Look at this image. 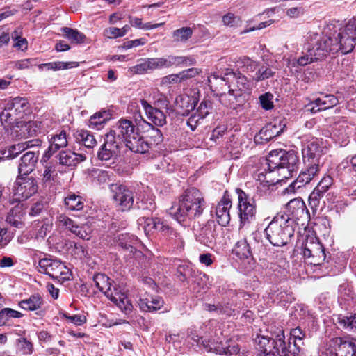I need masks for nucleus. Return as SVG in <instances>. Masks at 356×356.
Returning a JSON list of instances; mask_svg holds the SVG:
<instances>
[{
	"mask_svg": "<svg viewBox=\"0 0 356 356\" xmlns=\"http://www.w3.org/2000/svg\"><path fill=\"white\" fill-rule=\"evenodd\" d=\"M325 152L326 147L322 139L314 138L307 141L302 149L305 168L297 179L288 186V192H295L296 189L310 183L319 175L323 165L321 157Z\"/></svg>",
	"mask_w": 356,
	"mask_h": 356,
	"instance_id": "obj_1",
	"label": "nucleus"
},
{
	"mask_svg": "<svg viewBox=\"0 0 356 356\" xmlns=\"http://www.w3.org/2000/svg\"><path fill=\"white\" fill-rule=\"evenodd\" d=\"M206 207L202 193L196 188L187 189L181 196L177 208L172 207L170 213L184 226L189 225L188 221L199 218Z\"/></svg>",
	"mask_w": 356,
	"mask_h": 356,
	"instance_id": "obj_2",
	"label": "nucleus"
},
{
	"mask_svg": "<svg viewBox=\"0 0 356 356\" xmlns=\"http://www.w3.org/2000/svg\"><path fill=\"white\" fill-rule=\"evenodd\" d=\"M266 162L270 170H276L279 177L286 179L297 172L299 158L293 150L275 149L268 154Z\"/></svg>",
	"mask_w": 356,
	"mask_h": 356,
	"instance_id": "obj_3",
	"label": "nucleus"
},
{
	"mask_svg": "<svg viewBox=\"0 0 356 356\" xmlns=\"http://www.w3.org/2000/svg\"><path fill=\"white\" fill-rule=\"evenodd\" d=\"M94 282L99 290L103 292L122 312L126 314L132 312L134 307L127 294L108 277L104 274H97L94 277Z\"/></svg>",
	"mask_w": 356,
	"mask_h": 356,
	"instance_id": "obj_4",
	"label": "nucleus"
},
{
	"mask_svg": "<svg viewBox=\"0 0 356 356\" xmlns=\"http://www.w3.org/2000/svg\"><path fill=\"white\" fill-rule=\"evenodd\" d=\"M266 238L274 246L287 245L294 236V229L289 222V217L277 214L264 230Z\"/></svg>",
	"mask_w": 356,
	"mask_h": 356,
	"instance_id": "obj_5",
	"label": "nucleus"
},
{
	"mask_svg": "<svg viewBox=\"0 0 356 356\" xmlns=\"http://www.w3.org/2000/svg\"><path fill=\"white\" fill-rule=\"evenodd\" d=\"M284 338L282 329H279L277 333L272 334L270 337H258L256 339L257 349L263 356H289Z\"/></svg>",
	"mask_w": 356,
	"mask_h": 356,
	"instance_id": "obj_6",
	"label": "nucleus"
},
{
	"mask_svg": "<svg viewBox=\"0 0 356 356\" xmlns=\"http://www.w3.org/2000/svg\"><path fill=\"white\" fill-rule=\"evenodd\" d=\"M284 338L282 329H279L277 333L272 334L270 337H258L256 339L257 349L263 356H289Z\"/></svg>",
	"mask_w": 356,
	"mask_h": 356,
	"instance_id": "obj_7",
	"label": "nucleus"
},
{
	"mask_svg": "<svg viewBox=\"0 0 356 356\" xmlns=\"http://www.w3.org/2000/svg\"><path fill=\"white\" fill-rule=\"evenodd\" d=\"M307 41L312 46L313 54L317 56L320 60L327 56L330 53H337L339 46L335 44L334 38L327 33L309 32L307 36Z\"/></svg>",
	"mask_w": 356,
	"mask_h": 356,
	"instance_id": "obj_8",
	"label": "nucleus"
},
{
	"mask_svg": "<svg viewBox=\"0 0 356 356\" xmlns=\"http://www.w3.org/2000/svg\"><path fill=\"white\" fill-rule=\"evenodd\" d=\"M40 273H45L60 283L72 279L69 268L61 261L51 258H43L39 261Z\"/></svg>",
	"mask_w": 356,
	"mask_h": 356,
	"instance_id": "obj_9",
	"label": "nucleus"
},
{
	"mask_svg": "<svg viewBox=\"0 0 356 356\" xmlns=\"http://www.w3.org/2000/svg\"><path fill=\"white\" fill-rule=\"evenodd\" d=\"M117 136H120L122 140V144L131 152L136 153L138 150V142L140 136L138 129L135 126L132 121L127 119H120L117 124Z\"/></svg>",
	"mask_w": 356,
	"mask_h": 356,
	"instance_id": "obj_10",
	"label": "nucleus"
},
{
	"mask_svg": "<svg viewBox=\"0 0 356 356\" xmlns=\"http://www.w3.org/2000/svg\"><path fill=\"white\" fill-rule=\"evenodd\" d=\"M202 343L207 351L219 355H232L240 351L238 345L234 341L222 335L216 339L202 341Z\"/></svg>",
	"mask_w": 356,
	"mask_h": 356,
	"instance_id": "obj_11",
	"label": "nucleus"
},
{
	"mask_svg": "<svg viewBox=\"0 0 356 356\" xmlns=\"http://www.w3.org/2000/svg\"><path fill=\"white\" fill-rule=\"evenodd\" d=\"M122 147L120 136L115 130H111L105 135L104 142L97 152V158L101 161H108L118 156Z\"/></svg>",
	"mask_w": 356,
	"mask_h": 356,
	"instance_id": "obj_12",
	"label": "nucleus"
},
{
	"mask_svg": "<svg viewBox=\"0 0 356 356\" xmlns=\"http://www.w3.org/2000/svg\"><path fill=\"white\" fill-rule=\"evenodd\" d=\"M37 191L38 186L34 178L19 175L13 188V197L10 203L24 201L34 195Z\"/></svg>",
	"mask_w": 356,
	"mask_h": 356,
	"instance_id": "obj_13",
	"label": "nucleus"
},
{
	"mask_svg": "<svg viewBox=\"0 0 356 356\" xmlns=\"http://www.w3.org/2000/svg\"><path fill=\"white\" fill-rule=\"evenodd\" d=\"M236 193L238 194V209L241 223L244 225L254 220L256 215L254 200L241 189L237 188Z\"/></svg>",
	"mask_w": 356,
	"mask_h": 356,
	"instance_id": "obj_14",
	"label": "nucleus"
},
{
	"mask_svg": "<svg viewBox=\"0 0 356 356\" xmlns=\"http://www.w3.org/2000/svg\"><path fill=\"white\" fill-rule=\"evenodd\" d=\"M232 200L227 191H225L222 199L217 205L212 208L211 214L215 215L218 223L221 226H226L230 222L229 210L232 207Z\"/></svg>",
	"mask_w": 356,
	"mask_h": 356,
	"instance_id": "obj_15",
	"label": "nucleus"
},
{
	"mask_svg": "<svg viewBox=\"0 0 356 356\" xmlns=\"http://www.w3.org/2000/svg\"><path fill=\"white\" fill-rule=\"evenodd\" d=\"M147 124L150 127V129L148 130L147 135L145 138L140 136L138 147L139 149L136 150V153L145 154L148 152L149 150L154 149L163 140L161 130L149 123Z\"/></svg>",
	"mask_w": 356,
	"mask_h": 356,
	"instance_id": "obj_16",
	"label": "nucleus"
},
{
	"mask_svg": "<svg viewBox=\"0 0 356 356\" xmlns=\"http://www.w3.org/2000/svg\"><path fill=\"white\" fill-rule=\"evenodd\" d=\"M111 191L114 193L113 199L122 211L130 209L134 204V193L126 186L113 184Z\"/></svg>",
	"mask_w": 356,
	"mask_h": 356,
	"instance_id": "obj_17",
	"label": "nucleus"
},
{
	"mask_svg": "<svg viewBox=\"0 0 356 356\" xmlns=\"http://www.w3.org/2000/svg\"><path fill=\"white\" fill-rule=\"evenodd\" d=\"M196 240L201 244L212 248L216 243V225L214 220H209L195 234Z\"/></svg>",
	"mask_w": 356,
	"mask_h": 356,
	"instance_id": "obj_18",
	"label": "nucleus"
},
{
	"mask_svg": "<svg viewBox=\"0 0 356 356\" xmlns=\"http://www.w3.org/2000/svg\"><path fill=\"white\" fill-rule=\"evenodd\" d=\"M334 343V350H329L328 356H356V339L336 338Z\"/></svg>",
	"mask_w": 356,
	"mask_h": 356,
	"instance_id": "obj_19",
	"label": "nucleus"
},
{
	"mask_svg": "<svg viewBox=\"0 0 356 356\" xmlns=\"http://www.w3.org/2000/svg\"><path fill=\"white\" fill-rule=\"evenodd\" d=\"M333 184V179L330 175H324L309 197V204L313 209L319 207L325 193Z\"/></svg>",
	"mask_w": 356,
	"mask_h": 356,
	"instance_id": "obj_20",
	"label": "nucleus"
},
{
	"mask_svg": "<svg viewBox=\"0 0 356 356\" xmlns=\"http://www.w3.org/2000/svg\"><path fill=\"white\" fill-rule=\"evenodd\" d=\"M281 216H286L289 217V222L290 220H298L301 218H307L309 212L306 205L300 198H295L289 201L286 205V212Z\"/></svg>",
	"mask_w": 356,
	"mask_h": 356,
	"instance_id": "obj_21",
	"label": "nucleus"
},
{
	"mask_svg": "<svg viewBox=\"0 0 356 356\" xmlns=\"http://www.w3.org/2000/svg\"><path fill=\"white\" fill-rule=\"evenodd\" d=\"M305 336V332L300 327L291 330L290 337L286 344V351L289 356L299 355L302 346L304 345L303 340Z\"/></svg>",
	"mask_w": 356,
	"mask_h": 356,
	"instance_id": "obj_22",
	"label": "nucleus"
},
{
	"mask_svg": "<svg viewBox=\"0 0 356 356\" xmlns=\"http://www.w3.org/2000/svg\"><path fill=\"white\" fill-rule=\"evenodd\" d=\"M221 80L228 85L229 88L236 89L240 92L248 88L247 78L240 72H234L232 70L227 69L222 76Z\"/></svg>",
	"mask_w": 356,
	"mask_h": 356,
	"instance_id": "obj_23",
	"label": "nucleus"
},
{
	"mask_svg": "<svg viewBox=\"0 0 356 356\" xmlns=\"http://www.w3.org/2000/svg\"><path fill=\"white\" fill-rule=\"evenodd\" d=\"M284 127L285 124L282 121L275 120L263 127L255 136L254 140L257 142L261 140V143L268 142L280 136L283 132Z\"/></svg>",
	"mask_w": 356,
	"mask_h": 356,
	"instance_id": "obj_24",
	"label": "nucleus"
},
{
	"mask_svg": "<svg viewBox=\"0 0 356 356\" xmlns=\"http://www.w3.org/2000/svg\"><path fill=\"white\" fill-rule=\"evenodd\" d=\"M339 104L337 97L333 95H325L307 105V111L312 113L331 108Z\"/></svg>",
	"mask_w": 356,
	"mask_h": 356,
	"instance_id": "obj_25",
	"label": "nucleus"
},
{
	"mask_svg": "<svg viewBox=\"0 0 356 356\" xmlns=\"http://www.w3.org/2000/svg\"><path fill=\"white\" fill-rule=\"evenodd\" d=\"M140 103L149 120L156 126L162 127L166 124L165 113L159 108H154L147 100L141 99Z\"/></svg>",
	"mask_w": 356,
	"mask_h": 356,
	"instance_id": "obj_26",
	"label": "nucleus"
},
{
	"mask_svg": "<svg viewBox=\"0 0 356 356\" xmlns=\"http://www.w3.org/2000/svg\"><path fill=\"white\" fill-rule=\"evenodd\" d=\"M38 156L32 151L27 152L20 159L18 171L19 176H26L35 168Z\"/></svg>",
	"mask_w": 356,
	"mask_h": 356,
	"instance_id": "obj_27",
	"label": "nucleus"
},
{
	"mask_svg": "<svg viewBox=\"0 0 356 356\" xmlns=\"http://www.w3.org/2000/svg\"><path fill=\"white\" fill-rule=\"evenodd\" d=\"M5 105L8 111H12L19 120L24 118L29 109L27 99L19 97L8 100Z\"/></svg>",
	"mask_w": 356,
	"mask_h": 356,
	"instance_id": "obj_28",
	"label": "nucleus"
},
{
	"mask_svg": "<svg viewBox=\"0 0 356 356\" xmlns=\"http://www.w3.org/2000/svg\"><path fill=\"white\" fill-rule=\"evenodd\" d=\"M138 303L142 311L151 312L160 309L163 305L164 302L160 297H154L147 294L144 297L140 298Z\"/></svg>",
	"mask_w": 356,
	"mask_h": 356,
	"instance_id": "obj_29",
	"label": "nucleus"
},
{
	"mask_svg": "<svg viewBox=\"0 0 356 356\" xmlns=\"http://www.w3.org/2000/svg\"><path fill=\"white\" fill-rule=\"evenodd\" d=\"M73 136L76 143L83 145L88 149H92L97 144V141L94 134L88 130H76L73 134Z\"/></svg>",
	"mask_w": 356,
	"mask_h": 356,
	"instance_id": "obj_30",
	"label": "nucleus"
},
{
	"mask_svg": "<svg viewBox=\"0 0 356 356\" xmlns=\"http://www.w3.org/2000/svg\"><path fill=\"white\" fill-rule=\"evenodd\" d=\"M86 156L82 154H76L70 150L61 151L58 154L59 163L67 166H76L84 161Z\"/></svg>",
	"mask_w": 356,
	"mask_h": 356,
	"instance_id": "obj_31",
	"label": "nucleus"
},
{
	"mask_svg": "<svg viewBox=\"0 0 356 356\" xmlns=\"http://www.w3.org/2000/svg\"><path fill=\"white\" fill-rule=\"evenodd\" d=\"M166 237L168 245L175 250L181 251L184 247V240L183 236L175 229L170 226L168 231L163 234Z\"/></svg>",
	"mask_w": 356,
	"mask_h": 356,
	"instance_id": "obj_32",
	"label": "nucleus"
},
{
	"mask_svg": "<svg viewBox=\"0 0 356 356\" xmlns=\"http://www.w3.org/2000/svg\"><path fill=\"white\" fill-rule=\"evenodd\" d=\"M229 88V90L227 93H224L220 95V101L226 107L236 109L238 105V102L241 97V93L236 91V89L232 88Z\"/></svg>",
	"mask_w": 356,
	"mask_h": 356,
	"instance_id": "obj_33",
	"label": "nucleus"
},
{
	"mask_svg": "<svg viewBox=\"0 0 356 356\" xmlns=\"http://www.w3.org/2000/svg\"><path fill=\"white\" fill-rule=\"evenodd\" d=\"M335 44L339 46V51H341L343 54H348L354 49L356 45V38L350 36L339 35L334 37Z\"/></svg>",
	"mask_w": 356,
	"mask_h": 356,
	"instance_id": "obj_34",
	"label": "nucleus"
},
{
	"mask_svg": "<svg viewBox=\"0 0 356 356\" xmlns=\"http://www.w3.org/2000/svg\"><path fill=\"white\" fill-rule=\"evenodd\" d=\"M83 198L72 192H70L64 198V205L70 211H81L84 207Z\"/></svg>",
	"mask_w": 356,
	"mask_h": 356,
	"instance_id": "obj_35",
	"label": "nucleus"
},
{
	"mask_svg": "<svg viewBox=\"0 0 356 356\" xmlns=\"http://www.w3.org/2000/svg\"><path fill=\"white\" fill-rule=\"evenodd\" d=\"M40 145L41 141L37 139L11 145L8 148H7L8 151H9L10 153L9 159L16 157L19 153H21L22 152L28 148L38 147Z\"/></svg>",
	"mask_w": 356,
	"mask_h": 356,
	"instance_id": "obj_36",
	"label": "nucleus"
},
{
	"mask_svg": "<svg viewBox=\"0 0 356 356\" xmlns=\"http://www.w3.org/2000/svg\"><path fill=\"white\" fill-rule=\"evenodd\" d=\"M43 300L39 294H33L29 298L22 300L19 302V306L25 310L35 311L41 308Z\"/></svg>",
	"mask_w": 356,
	"mask_h": 356,
	"instance_id": "obj_37",
	"label": "nucleus"
},
{
	"mask_svg": "<svg viewBox=\"0 0 356 356\" xmlns=\"http://www.w3.org/2000/svg\"><path fill=\"white\" fill-rule=\"evenodd\" d=\"M233 252L241 259H249L252 257L250 246L245 238L236 243Z\"/></svg>",
	"mask_w": 356,
	"mask_h": 356,
	"instance_id": "obj_38",
	"label": "nucleus"
},
{
	"mask_svg": "<svg viewBox=\"0 0 356 356\" xmlns=\"http://www.w3.org/2000/svg\"><path fill=\"white\" fill-rule=\"evenodd\" d=\"M313 254L311 261H309L310 264L314 266L321 264L325 260L326 254L323 245L316 238L314 241V246L312 249Z\"/></svg>",
	"mask_w": 356,
	"mask_h": 356,
	"instance_id": "obj_39",
	"label": "nucleus"
},
{
	"mask_svg": "<svg viewBox=\"0 0 356 356\" xmlns=\"http://www.w3.org/2000/svg\"><path fill=\"white\" fill-rule=\"evenodd\" d=\"M61 31L64 37L68 39L72 43L81 44L85 41L86 35L76 29H73L70 27H63Z\"/></svg>",
	"mask_w": 356,
	"mask_h": 356,
	"instance_id": "obj_40",
	"label": "nucleus"
},
{
	"mask_svg": "<svg viewBox=\"0 0 356 356\" xmlns=\"http://www.w3.org/2000/svg\"><path fill=\"white\" fill-rule=\"evenodd\" d=\"M33 346L26 338H19L16 342V353L18 356H28L33 353Z\"/></svg>",
	"mask_w": 356,
	"mask_h": 356,
	"instance_id": "obj_41",
	"label": "nucleus"
},
{
	"mask_svg": "<svg viewBox=\"0 0 356 356\" xmlns=\"http://www.w3.org/2000/svg\"><path fill=\"white\" fill-rule=\"evenodd\" d=\"M0 120L5 127H11L13 125L18 124L19 121L12 111H8V108L6 105L0 113Z\"/></svg>",
	"mask_w": 356,
	"mask_h": 356,
	"instance_id": "obj_42",
	"label": "nucleus"
},
{
	"mask_svg": "<svg viewBox=\"0 0 356 356\" xmlns=\"http://www.w3.org/2000/svg\"><path fill=\"white\" fill-rule=\"evenodd\" d=\"M21 211L22 209L19 207H15L10 209L6 217L7 222L15 227H22L23 223L22 221Z\"/></svg>",
	"mask_w": 356,
	"mask_h": 356,
	"instance_id": "obj_43",
	"label": "nucleus"
},
{
	"mask_svg": "<svg viewBox=\"0 0 356 356\" xmlns=\"http://www.w3.org/2000/svg\"><path fill=\"white\" fill-rule=\"evenodd\" d=\"M79 66V63L76 62H51L48 63L41 64L39 65L40 69L43 67H46L47 70H60L65 69H70L73 67H76Z\"/></svg>",
	"mask_w": 356,
	"mask_h": 356,
	"instance_id": "obj_44",
	"label": "nucleus"
},
{
	"mask_svg": "<svg viewBox=\"0 0 356 356\" xmlns=\"http://www.w3.org/2000/svg\"><path fill=\"white\" fill-rule=\"evenodd\" d=\"M235 63L238 67L245 68L247 72H254L259 67L257 62L245 56L238 58Z\"/></svg>",
	"mask_w": 356,
	"mask_h": 356,
	"instance_id": "obj_45",
	"label": "nucleus"
},
{
	"mask_svg": "<svg viewBox=\"0 0 356 356\" xmlns=\"http://www.w3.org/2000/svg\"><path fill=\"white\" fill-rule=\"evenodd\" d=\"M274 74L275 72L272 70L268 65H262L258 67L252 79L258 82L273 77Z\"/></svg>",
	"mask_w": 356,
	"mask_h": 356,
	"instance_id": "obj_46",
	"label": "nucleus"
},
{
	"mask_svg": "<svg viewBox=\"0 0 356 356\" xmlns=\"http://www.w3.org/2000/svg\"><path fill=\"white\" fill-rule=\"evenodd\" d=\"M191 282L196 284L200 289H208L211 286L209 277L204 273L199 272L195 271Z\"/></svg>",
	"mask_w": 356,
	"mask_h": 356,
	"instance_id": "obj_47",
	"label": "nucleus"
},
{
	"mask_svg": "<svg viewBox=\"0 0 356 356\" xmlns=\"http://www.w3.org/2000/svg\"><path fill=\"white\" fill-rule=\"evenodd\" d=\"M49 142L57 151L60 148L65 147L68 143L66 131L62 130L58 134L52 136Z\"/></svg>",
	"mask_w": 356,
	"mask_h": 356,
	"instance_id": "obj_48",
	"label": "nucleus"
},
{
	"mask_svg": "<svg viewBox=\"0 0 356 356\" xmlns=\"http://www.w3.org/2000/svg\"><path fill=\"white\" fill-rule=\"evenodd\" d=\"M275 172L277 173L276 170L273 171L270 170L268 168L267 169L264 168L263 172H260L258 174V180L261 183H266L268 185H274L275 183L282 180L280 177L277 179L273 178V174Z\"/></svg>",
	"mask_w": 356,
	"mask_h": 356,
	"instance_id": "obj_49",
	"label": "nucleus"
},
{
	"mask_svg": "<svg viewBox=\"0 0 356 356\" xmlns=\"http://www.w3.org/2000/svg\"><path fill=\"white\" fill-rule=\"evenodd\" d=\"M315 238L314 237H307L305 242L302 243L301 246V254L304 257L305 259L311 261L313 254V250L314 246Z\"/></svg>",
	"mask_w": 356,
	"mask_h": 356,
	"instance_id": "obj_50",
	"label": "nucleus"
},
{
	"mask_svg": "<svg viewBox=\"0 0 356 356\" xmlns=\"http://www.w3.org/2000/svg\"><path fill=\"white\" fill-rule=\"evenodd\" d=\"M74 235L80 238L88 240L91 233V229L87 225H79L76 222L74 223V227H71L69 230Z\"/></svg>",
	"mask_w": 356,
	"mask_h": 356,
	"instance_id": "obj_51",
	"label": "nucleus"
},
{
	"mask_svg": "<svg viewBox=\"0 0 356 356\" xmlns=\"http://www.w3.org/2000/svg\"><path fill=\"white\" fill-rule=\"evenodd\" d=\"M109 119V114L106 111L95 113L90 118V126L98 128V126L105 123Z\"/></svg>",
	"mask_w": 356,
	"mask_h": 356,
	"instance_id": "obj_52",
	"label": "nucleus"
},
{
	"mask_svg": "<svg viewBox=\"0 0 356 356\" xmlns=\"http://www.w3.org/2000/svg\"><path fill=\"white\" fill-rule=\"evenodd\" d=\"M193 31L189 27H183L173 31L172 37L175 42H186L192 35Z\"/></svg>",
	"mask_w": 356,
	"mask_h": 356,
	"instance_id": "obj_53",
	"label": "nucleus"
},
{
	"mask_svg": "<svg viewBox=\"0 0 356 356\" xmlns=\"http://www.w3.org/2000/svg\"><path fill=\"white\" fill-rule=\"evenodd\" d=\"M153 99L152 106L154 108H159L161 110L165 109V111L169 110L170 107V102L165 95L157 92L154 95Z\"/></svg>",
	"mask_w": 356,
	"mask_h": 356,
	"instance_id": "obj_54",
	"label": "nucleus"
},
{
	"mask_svg": "<svg viewBox=\"0 0 356 356\" xmlns=\"http://www.w3.org/2000/svg\"><path fill=\"white\" fill-rule=\"evenodd\" d=\"M133 239L132 236L128 234H120L118 236L117 244L122 248L132 252L134 249Z\"/></svg>",
	"mask_w": 356,
	"mask_h": 356,
	"instance_id": "obj_55",
	"label": "nucleus"
},
{
	"mask_svg": "<svg viewBox=\"0 0 356 356\" xmlns=\"http://www.w3.org/2000/svg\"><path fill=\"white\" fill-rule=\"evenodd\" d=\"M138 224L139 226V228H141L145 234L147 236H149L153 233L154 228H153V217L152 218H146V217H142L140 218L138 220Z\"/></svg>",
	"mask_w": 356,
	"mask_h": 356,
	"instance_id": "obj_56",
	"label": "nucleus"
},
{
	"mask_svg": "<svg viewBox=\"0 0 356 356\" xmlns=\"http://www.w3.org/2000/svg\"><path fill=\"white\" fill-rule=\"evenodd\" d=\"M312 48H309L307 53L299 57L297 60V64L299 66H306L307 65L317 61L319 59L317 56L313 54Z\"/></svg>",
	"mask_w": 356,
	"mask_h": 356,
	"instance_id": "obj_57",
	"label": "nucleus"
},
{
	"mask_svg": "<svg viewBox=\"0 0 356 356\" xmlns=\"http://www.w3.org/2000/svg\"><path fill=\"white\" fill-rule=\"evenodd\" d=\"M195 274V270L189 267L179 266L177 269V277L181 282H187L189 283L191 282V278Z\"/></svg>",
	"mask_w": 356,
	"mask_h": 356,
	"instance_id": "obj_58",
	"label": "nucleus"
},
{
	"mask_svg": "<svg viewBox=\"0 0 356 356\" xmlns=\"http://www.w3.org/2000/svg\"><path fill=\"white\" fill-rule=\"evenodd\" d=\"M212 110V103L209 100L202 101L195 113L199 116V118L202 120L204 119Z\"/></svg>",
	"mask_w": 356,
	"mask_h": 356,
	"instance_id": "obj_59",
	"label": "nucleus"
},
{
	"mask_svg": "<svg viewBox=\"0 0 356 356\" xmlns=\"http://www.w3.org/2000/svg\"><path fill=\"white\" fill-rule=\"evenodd\" d=\"M222 22L225 26L230 27H237L241 24V18L231 13H228L222 17Z\"/></svg>",
	"mask_w": 356,
	"mask_h": 356,
	"instance_id": "obj_60",
	"label": "nucleus"
},
{
	"mask_svg": "<svg viewBox=\"0 0 356 356\" xmlns=\"http://www.w3.org/2000/svg\"><path fill=\"white\" fill-rule=\"evenodd\" d=\"M57 175L55 167L53 165H45L42 174V181L44 183H51L54 180V177Z\"/></svg>",
	"mask_w": 356,
	"mask_h": 356,
	"instance_id": "obj_61",
	"label": "nucleus"
},
{
	"mask_svg": "<svg viewBox=\"0 0 356 356\" xmlns=\"http://www.w3.org/2000/svg\"><path fill=\"white\" fill-rule=\"evenodd\" d=\"M169 225L162 219L153 217V228L154 232H159L162 235L168 231Z\"/></svg>",
	"mask_w": 356,
	"mask_h": 356,
	"instance_id": "obj_62",
	"label": "nucleus"
},
{
	"mask_svg": "<svg viewBox=\"0 0 356 356\" xmlns=\"http://www.w3.org/2000/svg\"><path fill=\"white\" fill-rule=\"evenodd\" d=\"M339 323L344 327L356 329V314H351L350 316H343L339 318Z\"/></svg>",
	"mask_w": 356,
	"mask_h": 356,
	"instance_id": "obj_63",
	"label": "nucleus"
},
{
	"mask_svg": "<svg viewBox=\"0 0 356 356\" xmlns=\"http://www.w3.org/2000/svg\"><path fill=\"white\" fill-rule=\"evenodd\" d=\"M57 221L59 226L67 230H70L71 227H74V225L76 222L65 214H60L57 217Z\"/></svg>",
	"mask_w": 356,
	"mask_h": 356,
	"instance_id": "obj_64",
	"label": "nucleus"
}]
</instances>
